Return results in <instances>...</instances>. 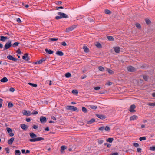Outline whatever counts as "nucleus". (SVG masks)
<instances>
[{
	"label": "nucleus",
	"instance_id": "60",
	"mask_svg": "<svg viewBox=\"0 0 155 155\" xmlns=\"http://www.w3.org/2000/svg\"><path fill=\"white\" fill-rule=\"evenodd\" d=\"M55 18L57 20H58L59 19L61 18L60 16H57L55 17Z\"/></svg>",
	"mask_w": 155,
	"mask_h": 155
},
{
	"label": "nucleus",
	"instance_id": "9",
	"mask_svg": "<svg viewBox=\"0 0 155 155\" xmlns=\"http://www.w3.org/2000/svg\"><path fill=\"white\" fill-rule=\"evenodd\" d=\"M136 106L135 105L133 104L130 106L129 111L131 112H134L135 111L134 109L135 108Z\"/></svg>",
	"mask_w": 155,
	"mask_h": 155
},
{
	"label": "nucleus",
	"instance_id": "56",
	"mask_svg": "<svg viewBox=\"0 0 155 155\" xmlns=\"http://www.w3.org/2000/svg\"><path fill=\"white\" fill-rule=\"evenodd\" d=\"M61 45L63 46H66L67 45V44L65 42H63L61 43Z\"/></svg>",
	"mask_w": 155,
	"mask_h": 155
},
{
	"label": "nucleus",
	"instance_id": "1",
	"mask_svg": "<svg viewBox=\"0 0 155 155\" xmlns=\"http://www.w3.org/2000/svg\"><path fill=\"white\" fill-rule=\"evenodd\" d=\"M30 137L32 139H29V141L31 142H35L40 141L44 140V139L42 137H37V135L33 133H31L29 134Z\"/></svg>",
	"mask_w": 155,
	"mask_h": 155
},
{
	"label": "nucleus",
	"instance_id": "46",
	"mask_svg": "<svg viewBox=\"0 0 155 155\" xmlns=\"http://www.w3.org/2000/svg\"><path fill=\"white\" fill-rule=\"evenodd\" d=\"M98 130L100 131H103L104 130V127L103 126L100 127L98 128Z\"/></svg>",
	"mask_w": 155,
	"mask_h": 155
},
{
	"label": "nucleus",
	"instance_id": "50",
	"mask_svg": "<svg viewBox=\"0 0 155 155\" xmlns=\"http://www.w3.org/2000/svg\"><path fill=\"white\" fill-rule=\"evenodd\" d=\"M38 126L34 125H33L32 127L34 129H36L38 128Z\"/></svg>",
	"mask_w": 155,
	"mask_h": 155
},
{
	"label": "nucleus",
	"instance_id": "48",
	"mask_svg": "<svg viewBox=\"0 0 155 155\" xmlns=\"http://www.w3.org/2000/svg\"><path fill=\"white\" fill-rule=\"evenodd\" d=\"M88 19L89 22H94V20L93 19H91L90 18H88Z\"/></svg>",
	"mask_w": 155,
	"mask_h": 155
},
{
	"label": "nucleus",
	"instance_id": "35",
	"mask_svg": "<svg viewBox=\"0 0 155 155\" xmlns=\"http://www.w3.org/2000/svg\"><path fill=\"white\" fill-rule=\"evenodd\" d=\"M89 107L91 109L94 110L96 109L97 107V106L93 105H90Z\"/></svg>",
	"mask_w": 155,
	"mask_h": 155
},
{
	"label": "nucleus",
	"instance_id": "63",
	"mask_svg": "<svg viewBox=\"0 0 155 155\" xmlns=\"http://www.w3.org/2000/svg\"><path fill=\"white\" fill-rule=\"evenodd\" d=\"M31 120V119L30 118H27L26 119V121L27 122H30Z\"/></svg>",
	"mask_w": 155,
	"mask_h": 155
},
{
	"label": "nucleus",
	"instance_id": "62",
	"mask_svg": "<svg viewBox=\"0 0 155 155\" xmlns=\"http://www.w3.org/2000/svg\"><path fill=\"white\" fill-rule=\"evenodd\" d=\"M17 21L18 23H21V20H20V19L19 18H17Z\"/></svg>",
	"mask_w": 155,
	"mask_h": 155
},
{
	"label": "nucleus",
	"instance_id": "13",
	"mask_svg": "<svg viewBox=\"0 0 155 155\" xmlns=\"http://www.w3.org/2000/svg\"><path fill=\"white\" fill-rule=\"evenodd\" d=\"M0 37V41L2 42L5 41L8 39L7 37L4 36H1Z\"/></svg>",
	"mask_w": 155,
	"mask_h": 155
},
{
	"label": "nucleus",
	"instance_id": "27",
	"mask_svg": "<svg viewBox=\"0 0 155 155\" xmlns=\"http://www.w3.org/2000/svg\"><path fill=\"white\" fill-rule=\"evenodd\" d=\"M15 155H20L21 153L20 150H15Z\"/></svg>",
	"mask_w": 155,
	"mask_h": 155
},
{
	"label": "nucleus",
	"instance_id": "31",
	"mask_svg": "<svg viewBox=\"0 0 155 155\" xmlns=\"http://www.w3.org/2000/svg\"><path fill=\"white\" fill-rule=\"evenodd\" d=\"M104 130L106 131H109L110 130V129L109 127L107 126L105 127H104Z\"/></svg>",
	"mask_w": 155,
	"mask_h": 155
},
{
	"label": "nucleus",
	"instance_id": "58",
	"mask_svg": "<svg viewBox=\"0 0 155 155\" xmlns=\"http://www.w3.org/2000/svg\"><path fill=\"white\" fill-rule=\"evenodd\" d=\"M9 90L11 92H13L14 91H15V89H14L13 88L11 87L10 89Z\"/></svg>",
	"mask_w": 155,
	"mask_h": 155
},
{
	"label": "nucleus",
	"instance_id": "44",
	"mask_svg": "<svg viewBox=\"0 0 155 155\" xmlns=\"http://www.w3.org/2000/svg\"><path fill=\"white\" fill-rule=\"evenodd\" d=\"M104 142V140H98V142L99 144H101L103 143Z\"/></svg>",
	"mask_w": 155,
	"mask_h": 155
},
{
	"label": "nucleus",
	"instance_id": "33",
	"mask_svg": "<svg viewBox=\"0 0 155 155\" xmlns=\"http://www.w3.org/2000/svg\"><path fill=\"white\" fill-rule=\"evenodd\" d=\"M105 13L106 14H109L111 13V12L108 9H105Z\"/></svg>",
	"mask_w": 155,
	"mask_h": 155
},
{
	"label": "nucleus",
	"instance_id": "18",
	"mask_svg": "<svg viewBox=\"0 0 155 155\" xmlns=\"http://www.w3.org/2000/svg\"><path fill=\"white\" fill-rule=\"evenodd\" d=\"M114 51L116 53H118L120 52V48L119 47H114Z\"/></svg>",
	"mask_w": 155,
	"mask_h": 155
},
{
	"label": "nucleus",
	"instance_id": "15",
	"mask_svg": "<svg viewBox=\"0 0 155 155\" xmlns=\"http://www.w3.org/2000/svg\"><path fill=\"white\" fill-rule=\"evenodd\" d=\"M138 118V117L136 115H134L131 116L130 118V121L134 120L137 119Z\"/></svg>",
	"mask_w": 155,
	"mask_h": 155
},
{
	"label": "nucleus",
	"instance_id": "47",
	"mask_svg": "<svg viewBox=\"0 0 155 155\" xmlns=\"http://www.w3.org/2000/svg\"><path fill=\"white\" fill-rule=\"evenodd\" d=\"M104 145H106L107 146V147L108 148L110 147L111 146V145L110 144L107 143H105Z\"/></svg>",
	"mask_w": 155,
	"mask_h": 155
},
{
	"label": "nucleus",
	"instance_id": "32",
	"mask_svg": "<svg viewBox=\"0 0 155 155\" xmlns=\"http://www.w3.org/2000/svg\"><path fill=\"white\" fill-rule=\"evenodd\" d=\"M20 43L18 42H16L14 43L13 44H12V46L14 47H15L17 46Z\"/></svg>",
	"mask_w": 155,
	"mask_h": 155
},
{
	"label": "nucleus",
	"instance_id": "37",
	"mask_svg": "<svg viewBox=\"0 0 155 155\" xmlns=\"http://www.w3.org/2000/svg\"><path fill=\"white\" fill-rule=\"evenodd\" d=\"M145 21L147 25H149L151 23L150 21L148 19H145Z\"/></svg>",
	"mask_w": 155,
	"mask_h": 155
},
{
	"label": "nucleus",
	"instance_id": "17",
	"mask_svg": "<svg viewBox=\"0 0 155 155\" xmlns=\"http://www.w3.org/2000/svg\"><path fill=\"white\" fill-rule=\"evenodd\" d=\"M45 50L47 53L49 54H52L54 53L53 51L50 49H48L47 48H46L45 49Z\"/></svg>",
	"mask_w": 155,
	"mask_h": 155
},
{
	"label": "nucleus",
	"instance_id": "51",
	"mask_svg": "<svg viewBox=\"0 0 155 155\" xmlns=\"http://www.w3.org/2000/svg\"><path fill=\"white\" fill-rule=\"evenodd\" d=\"M49 40H51V41H56L58 40V38H50L49 39Z\"/></svg>",
	"mask_w": 155,
	"mask_h": 155
},
{
	"label": "nucleus",
	"instance_id": "16",
	"mask_svg": "<svg viewBox=\"0 0 155 155\" xmlns=\"http://www.w3.org/2000/svg\"><path fill=\"white\" fill-rule=\"evenodd\" d=\"M96 115L97 117L101 119H104L106 118L103 115L97 114H96Z\"/></svg>",
	"mask_w": 155,
	"mask_h": 155
},
{
	"label": "nucleus",
	"instance_id": "64",
	"mask_svg": "<svg viewBox=\"0 0 155 155\" xmlns=\"http://www.w3.org/2000/svg\"><path fill=\"white\" fill-rule=\"evenodd\" d=\"M38 114V112L37 111H34L33 113H31V114Z\"/></svg>",
	"mask_w": 155,
	"mask_h": 155
},
{
	"label": "nucleus",
	"instance_id": "10",
	"mask_svg": "<svg viewBox=\"0 0 155 155\" xmlns=\"http://www.w3.org/2000/svg\"><path fill=\"white\" fill-rule=\"evenodd\" d=\"M23 114L26 116H30L31 115V113L30 111L24 110Z\"/></svg>",
	"mask_w": 155,
	"mask_h": 155
},
{
	"label": "nucleus",
	"instance_id": "39",
	"mask_svg": "<svg viewBox=\"0 0 155 155\" xmlns=\"http://www.w3.org/2000/svg\"><path fill=\"white\" fill-rule=\"evenodd\" d=\"M150 150L152 151H155V146H152L150 147Z\"/></svg>",
	"mask_w": 155,
	"mask_h": 155
},
{
	"label": "nucleus",
	"instance_id": "54",
	"mask_svg": "<svg viewBox=\"0 0 155 155\" xmlns=\"http://www.w3.org/2000/svg\"><path fill=\"white\" fill-rule=\"evenodd\" d=\"M112 84V82H111L109 81L106 83V84L108 86H110Z\"/></svg>",
	"mask_w": 155,
	"mask_h": 155
},
{
	"label": "nucleus",
	"instance_id": "21",
	"mask_svg": "<svg viewBox=\"0 0 155 155\" xmlns=\"http://www.w3.org/2000/svg\"><path fill=\"white\" fill-rule=\"evenodd\" d=\"M14 140V137H12L10 138L8 141V143L9 144H12L13 141Z\"/></svg>",
	"mask_w": 155,
	"mask_h": 155
},
{
	"label": "nucleus",
	"instance_id": "38",
	"mask_svg": "<svg viewBox=\"0 0 155 155\" xmlns=\"http://www.w3.org/2000/svg\"><path fill=\"white\" fill-rule=\"evenodd\" d=\"M8 106L9 108H11L13 106V104L11 102H9L8 104Z\"/></svg>",
	"mask_w": 155,
	"mask_h": 155
},
{
	"label": "nucleus",
	"instance_id": "43",
	"mask_svg": "<svg viewBox=\"0 0 155 155\" xmlns=\"http://www.w3.org/2000/svg\"><path fill=\"white\" fill-rule=\"evenodd\" d=\"M148 105L150 106H155V102L154 103H149Z\"/></svg>",
	"mask_w": 155,
	"mask_h": 155
},
{
	"label": "nucleus",
	"instance_id": "4",
	"mask_svg": "<svg viewBox=\"0 0 155 155\" xmlns=\"http://www.w3.org/2000/svg\"><path fill=\"white\" fill-rule=\"evenodd\" d=\"M76 27V26L75 25H74L71 26H70V27L66 29V32H68L70 31H71L75 29Z\"/></svg>",
	"mask_w": 155,
	"mask_h": 155
},
{
	"label": "nucleus",
	"instance_id": "23",
	"mask_svg": "<svg viewBox=\"0 0 155 155\" xmlns=\"http://www.w3.org/2000/svg\"><path fill=\"white\" fill-rule=\"evenodd\" d=\"M8 81L7 78L4 77L2 79H1L0 81L2 82L5 83L7 82Z\"/></svg>",
	"mask_w": 155,
	"mask_h": 155
},
{
	"label": "nucleus",
	"instance_id": "36",
	"mask_svg": "<svg viewBox=\"0 0 155 155\" xmlns=\"http://www.w3.org/2000/svg\"><path fill=\"white\" fill-rule=\"evenodd\" d=\"M96 46L99 48L101 47V44L99 42H97L96 44H95Z\"/></svg>",
	"mask_w": 155,
	"mask_h": 155
},
{
	"label": "nucleus",
	"instance_id": "40",
	"mask_svg": "<svg viewBox=\"0 0 155 155\" xmlns=\"http://www.w3.org/2000/svg\"><path fill=\"white\" fill-rule=\"evenodd\" d=\"M82 111L84 113H86L87 112V110L84 107H82Z\"/></svg>",
	"mask_w": 155,
	"mask_h": 155
},
{
	"label": "nucleus",
	"instance_id": "2",
	"mask_svg": "<svg viewBox=\"0 0 155 155\" xmlns=\"http://www.w3.org/2000/svg\"><path fill=\"white\" fill-rule=\"evenodd\" d=\"M12 45L11 44V41L10 40L8 42L6 43L4 47L3 51H5L7 49H8Z\"/></svg>",
	"mask_w": 155,
	"mask_h": 155
},
{
	"label": "nucleus",
	"instance_id": "25",
	"mask_svg": "<svg viewBox=\"0 0 155 155\" xmlns=\"http://www.w3.org/2000/svg\"><path fill=\"white\" fill-rule=\"evenodd\" d=\"M83 48L84 50V52H88L89 51V49L86 46H83Z\"/></svg>",
	"mask_w": 155,
	"mask_h": 155
},
{
	"label": "nucleus",
	"instance_id": "29",
	"mask_svg": "<svg viewBox=\"0 0 155 155\" xmlns=\"http://www.w3.org/2000/svg\"><path fill=\"white\" fill-rule=\"evenodd\" d=\"M28 84H29V85L32 86V87H37V85L36 84H35L34 83H28Z\"/></svg>",
	"mask_w": 155,
	"mask_h": 155
},
{
	"label": "nucleus",
	"instance_id": "41",
	"mask_svg": "<svg viewBox=\"0 0 155 155\" xmlns=\"http://www.w3.org/2000/svg\"><path fill=\"white\" fill-rule=\"evenodd\" d=\"M99 70L101 71H103L104 70V68L102 66H99L98 67Z\"/></svg>",
	"mask_w": 155,
	"mask_h": 155
},
{
	"label": "nucleus",
	"instance_id": "42",
	"mask_svg": "<svg viewBox=\"0 0 155 155\" xmlns=\"http://www.w3.org/2000/svg\"><path fill=\"white\" fill-rule=\"evenodd\" d=\"M135 25L136 26L138 29H140L141 28L140 25L139 23H136Z\"/></svg>",
	"mask_w": 155,
	"mask_h": 155
},
{
	"label": "nucleus",
	"instance_id": "24",
	"mask_svg": "<svg viewBox=\"0 0 155 155\" xmlns=\"http://www.w3.org/2000/svg\"><path fill=\"white\" fill-rule=\"evenodd\" d=\"M113 140L114 139L112 138H109L106 140L107 142L110 143H112Z\"/></svg>",
	"mask_w": 155,
	"mask_h": 155
},
{
	"label": "nucleus",
	"instance_id": "52",
	"mask_svg": "<svg viewBox=\"0 0 155 155\" xmlns=\"http://www.w3.org/2000/svg\"><path fill=\"white\" fill-rule=\"evenodd\" d=\"M133 145L135 147H137L139 146V144L137 143H134L133 144Z\"/></svg>",
	"mask_w": 155,
	"mask_h": 155
},
{
	"label": "nucleus",
	"instance_id": "55",
	"mask_svg": "<svg viewBox=\"0 0 155 155\" xmlns=\"http://www.w3.org/2000/svg\"><path fill=\"white\" fill-rule=\"evenodd\" d=\"M100 87L99 86H97L94 88V89L96 90H98L100 89Z\"/></svg>",
	"mask_w": 155,
	"mask_h": 155
},
{
	"label": "nucleus",
	"instance_id": "7",
	"mask_svg": "<svg viewBox=\"0 0 155 155\" xmlns=\"http://www.w3.org/2000/svg\"><path fill=\"white\" fill-rule=\"evenodd\" d=\"M7 130L9 133V135L10 137H12L14 135V133H12V130L10 128H7Z\"/></svg>",
	"mask_w": 155,
	"mask_h": 155
},
{
	"label": "nucleus",
	"instance_id": "12",
	"mask_svg": "<svg viewBox=\"0 0 155 155\" xmlns=\"http://www.w3.org/2000/svg\"><path fill=\"white\" fill-rule=\"evenodd\" d=\"M7 58L9 60H12L14 61H16L17 60V59L15 58L11 55L8 56H7Z\"/></svg>",
	"mask_w": 155,
	"mask_h": 155
},
{
	"label": "nucleus",
	"instance_id": "49",
	"mask_svg": "<svg viewBox=\"0 0 155 155\" xmlns=\"http://www.w3.org/2000/svg\"><path fill=\"white\" fill-rule=\"evenodd\" d=\"M143 79L145 81H147L148 80L147 77L146 75H144L143 76Z\"/></svg>",
	"mask_w": 155,
	"mask_h": 155
},
{
	"label": "nucleus",
	"instance_id": "45",
	"mask_svg": "<svg viewBox=\"0 0 155 155\" xmlns=\"http://www.w3.org/2000/svg\"><path fill=\"white\" fill-rule=\"evenodd\" d=\"M72 93L74 94H78V92L77 91V90H73L72 91Z\"/></svg>",
	"mask_w": 155,
	"mask_h": 155
},
{
	"label": "nucleus",
	"instance_id": "30",
	"mask_svg": "<svg viewBox=\"0 0 155 155\" xmlns=\"http://www.w3.org/2000/svg\"><path fill=\"white\" fill-rule=\"evenodd\" d=\"M107 71L108 72L111 74H112L114 73V72L110 69H107Z\"/></svg>",
	"mask_w": 155,
	"mask_h": 155
},
{
	"label": "nucleus",
	"instance_id": "22",
	"mask_svg": "<svg viewBox=\"0 0 155 155\" xmlns=\"http://www.w3.org/2000/svg\"><path fill=\"white\" fill-rule=\"evenodd\" d=\"M95 119L94 118H92V119H91L89 121H88L87 122V124H91L95 122Z\"/></svg>",
	"mask_w": 155,
	"mask_h": 155
},
{
	"label": "nucleus",
	"instance_id": "34",
	"mask_svg": "<svg viewBox=\"0 0 155 155\" xmlns=\"http://www.w3.org/2000/svg\"><path fill=\"white\" fill-rule=\"evenodd\" d=\"M146 140V137H141L139 138V140L140 141L142 140Z\"/></svg>",
	"mask_w": 155,
	"mask_h": 155
},
{
	"label": "nucleus",
	"instance_id": "6",
	"mask_svg": "<svg viewBox=\"0 0 155 155\" xmlns=\"http://www.w3.org/2000/svg\"><path fill=\"white\" fill-rule=\"evenodd\" d=\"M58 14L60 15L61 18H68V16L65 13L61 12H58Z\"/></svg>",
	"mask_w": 155,
	"mask_h": 155
},
{
	"label": "nucleus",
	"instance_id": "8",
	"mask_svg": "<svg viewBox=\"0 0 155 155\" xmlns=\"http://www.w3.org/2000/svg\"><path fill=\"white\" fill-rule=\"evenodd\" d=\"M40 120L42 123H45L47 121L46 118L44 116H41L40 117Z\"/></svg>",
	"mask_w": 155,
	"mask_h": 155
},
{
	"label": "nucleus",
	"instance_id": "11",
	"mask_svg": "<svg viewBox=\"0 0 155 155\" xmlns=\"http://www.w3.org/2000/svg\"><path fill=\"white\" fill-rule=\"evenodd\" d=\"M22 59L24 60H25L27 61H28L30 59L28 53H26L24 55L22 56Z\"/></svg>",
	"mask_w": 155,
	"mask_h": 155
},
{
	"label": "nucleus",
	"instance_id": "28",
	"mask_svg": "<svg viewBox=\"0 0 155 155\" xmlns=\"http://www.w3.org/2000/svg\"><path fill=\"white\" fill-rule=\"evenodd\" d=\"M65 77L67 78H69L71 76V74L70 73L68 72L65 74Z\"/></svg>",
	"mask_w": 155,
	"mask_h": 155
},
{
	"label": "nucleus",
	"instance_id": "26",
	"mask_svg": "<svg viewBox=\"0 0 155 155\" xmlns=\"http://www.w3.org/2000/svg\"><path fill=\"white\" fill-rule=\"evenodd\" d=\"M107 38L109 41H114V39L112 36H107Z\"/></svg>",
	"mask_w": 155,
	"mask_h": 155
},
{
	"label": "nucleus",
	"instance_id": "59",
	"mask_svg": "<svg viewBox=\"0 0 155 155\" xmlns=\"http://www.w3.org/2000/svg\"><path fill=\"white\" fill-rule=\"evenodd\" d=\"M17 52L18 53V54H21V51L20 49H18L17 50Z\"/></svg>",
	"mask_w": 155,
	"mask_h": 155
},
{
	"label": "nucleus",
	"instance_id": "53",
	"mask_svg": "<svg viewBox=\"0 0 155 155\" xmlns=\"http://www.w3.org/2000/svg\"><path fill=\"white\" fill-rule=\"evenodd\" d=\"M137 150L138 152L140 153L141 152L142 149L141 148H137Z\"/></svg>",
	"mask_w": 155,
	"mask_h": 155
},
{
	"label": "nucleus",
	"instance_id": "57",
	"mask_svg": "<svg viewBox=\"0 0 155 155\" xmlns=\"http://www.w3.org/2000/svg\"><path fill=\"white\" fill-rule=\"evenodd\" d=\"M61 149L62 150H64L65 149V147L64 146H62L61 147Z\"/></svg>",
	"mask_w": 155,
	"mask_h": 155
},
{
	"label": "nucleus",
	"instance_id": "61",
	"mask_svg": "<svg viewBox=\"0 0 155 155\" xmlns=\"http://www.w3.org/2000/svg\"><path fill=\"white\" fill-rule=\"evenodd\" d=\"M5 150H6V153H9V149L8 148H6Z\"/></svg>",
	"mask_w": 155,
	"mask_h": 155
},
{
	"label": "nucleus",
	"instance_id": "19",
	"mask_svg": "<svg viewBox=\"0 0 155 155\" xmlns=\"http://www.w3.org/2000/svg\"><path fill=\"white\" fill-rule=\"evenodd\" d=\"M45 60V59L44 58L41 59L37 61H36L35 62V64H41L42 63L43 61H44Z\"/></svg>",
	"mask_w": 155,
	"mask_h": 155
},
{
	"label": "nucleus",
	"instance_id": "3",
	"mask_svg": "<svg viewBox=\"0 0 155 155\" xmlns=\"http://www.w3.org/2000/svg\"><path fill=\"white\" fill-rule=\"evenodd\" d=\"M66 108L67 110H71L76 111H78V108L75 107L74 106H67L66 107Z\"/></svg>",
	"mask_w": 155,
	"mask_h": 155
},
{
	"label": "nucleus",
	"instance_id": "20",
	"mask_svg": "<svg viewBox=\"0 0 155 155\" xmlns=\"http://www.w3.org/2000/svg\"><path fill=\"white\" fill-rule=\"evenodd\" d=\"M56 54L60 56H62L64 55L63 53L60 51H58L56 52Z\"/></svg>",
	"mask_w": 155,
	"mask_h": 155
},
{
	"label": "nucleus",
	"instance_id": "5",
	"mask_svg": "<svg viewBox=\"0 0 155 155\" xmlns=\"http://www.w3.org/2000/svg\"><path fill=\"white\" fill-rule=\"evenodd\" d=\"M127 70L130 72H134L136 70L135 68L131 66L127 67Z\"/></svg>",
	"mask_w": 155,
	"mask_h": 155
},
{
	"label": "nucleus",
	"instance_id": "14",
	"mask_svg": "<svg viewBox=\"0 0 155 155\" xmlns=\"http://www.w3.org/2000/svg\"><path fill=\"white\" fill-rule=\"evenodd\" d=\"M21 128L24 130H26L28 128V126L24 124H22L21 125Z\"/></svg>",
	"mask_w": 155,
	"mask_h": 155
}]
</instances>
